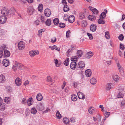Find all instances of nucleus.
I'll return each instance as SVG.
<instances>
[{
	"label": "nucleus",
	"mask_w": 125,
	"mask_h": 125,
	"mask_svg": "<svg viewBox=\"0 0 125 125\" xmlns=\"http://www.w3.org/2000/svg\"><path fill=\"white\" fill-rule=\"evenodd\" d=\"M36 98L37 100L39 101H41L43 98L42 96L40 93H39L37 95Z\"/></svg>",
	"instance_id": "f3484780"
},
{
	"label": "nucleus",
	"mask_w": 125,
	"mask_h": 125,
	"mask_svg": "<svg viewBox=\"0 0 125 125\" xmlns=\"http://www.w3.org/2000/svg\"><path fill=\"white\" fill-rule=\"evenodd\" d=\"M103 19L100 18L98 20L97 22L99 24H104L105 22V21Z\"/></svg>",
	"instance_id": "dca6fc26"
},
{
	"label": "nucleus",
	"mask_w": 125,
	"mask_h": 125,
	"mask_svg": "<svg viewBox=\"0 0 125 125\" xmlns=\"http://www.w3.org/2000/svg\"><path fill=\"white\" fill-rule=\"evenodd\" d=\"M112 84L111 83H108L105 86V89L107 90H109L113 88Z\"/></svg>",
	"instance_id": "423d86ee"
},
{
	"label": "nucleus",
	"mask_w": 125,
	"mask_h": 125,
	"mask_svg": "<svg viewBox=\"0 0 125 125\" xmlns=\"http://www.w3.org/2000/svg\"><path fill=\"white\" fill-rule=\"evenodd\" d=\"M29 54L32 57L34 56L35 55V52H34V51H30L29 52Z\"/></svg>",
	"instance_id": "a19ab883"
},
{
	"label": "nucleus",
	"mask_w": 125,
	"mask_h": 125,
	"mask_svg": "<svg viewBox=\"0 0 125 125\" xmlns=\"http://www.w3.org/2000/svg\"><path fill=\"white\" fill-rule=\"evenodd\" d=\"M105 36L107 39H109L110 38L109 32L108 31H106L105 32Z\"/></svg>",
	"instance_id": "c9c22d12"
},
{
	"label": "nucleus",
	"mask_w": 125,
	"mask_h": 125,
	"mask_svg": "<svg viewBox=\"0 0 125 125\" xmlns=\"http://www.w3.org/2000/svg\"><path fill=\"white\" fill-rule=\"evenodd\" d=\"M49 48H50L52 50L54 49L56 47V46L54 45L53 46H51L49 47Z\"/></svg>",
	"instance_id": "69168bd1"
},
{
	"label": "nucleus",
	"mask_w": 125,
	"mask_h": 125,
	"mask_svg": "<svg viewBox=\"0 0 125 125\" xmlns=\"http://www.w3.org/2000/svg\"><path fill=\"white\" fill-rule=\"evenodd\" d=\"M97 29V26L96 25L92 23L90 26V30L93 32L96 31Z\"/></svg>",
	"instance_id": "39448f33"
},
{
	"label": "nucleus",
	"mask_w": 125,
	"mask_h": 125,
	"mask_svg": "<svg viewBox=\"0 0 125 125\" xmlns=\"http://www.w3.org/2000/svg\"><path fill=\"white\" fill-rule=\"evenodd\" d=\"M10 98L9 97H6L5 98L4 100L6 102H7V103H8L10 102V100L9 99Z\"/></svg>",
	"instance_id": "09e8293b"
},
{
	"label": "nucleus",
	"mask_w": 125,
	"mask_h": 125,
	"mask_svg": "<svg viewBox=\"0 0 125 125\" xmlns=\"http://www.w3.org/2000/svg\"><path fill=\"white\" fill-rule=\"evenodd\" d=\"M50 109H49L48 108H47L46 109V110L43 112V113L44 114L45 113H48V112H50Z\"/></svg>",
	"instance_id": "4d7b16f0"
},
{
	"label": "nucleus",
	"mask_w": 125,
	"mask_h": 125,
	"mask_svg": "<svg viewBox=\"0 0 125 125\" xmlns=\"http://www.w3.org/2000/svg\"><path fill=\"white\" fill-rule=\"evenodd\" d=\"M64 123L66 124H68L69 122V119L66 118H64L63 120Z\"/></svg>",
	"instance_id": "7c9ffc66"
},
{
	"label": "nucleus",
	"mask_w": 125,
	"mask_h": 125,
	"mask_svg": "<svg viewBox=\"0 0 125 125\" xmlns=\"http://www.w3.org/2000/svg\"><path fill=\"white\" fill-rule=\"evenodd\" d=\"M89 20L91 21H94L96 19V17L92 15H90L88 17Z\"/></svg>",
	"instance_id": "412c9836"
},
{
	"label": "nucleus",
	"mask_w": 125,
	"mask_h": 125,
	"mask_svg": "<svg viewBox=\"0 0 125 125\" xmlns=\"http://www.w3.org/2000/svg\"><path fill=\"white\" fill-rule=\"evenodd\" d=\"M82 26L83 27H86L87 25V22L86 21H83L82 23Z\"/></svg>",
	"instance_id": "37998d69"
},
{
	"label": "nucleus",
	"mask_w": 125,
	"mask_h": 125,
	"mask_svg": "<svg viewBox=\"0 0 125 125\" xmlns=\"http://www.w3.org/2000/svg\"><path fill=\"white\" fill-rule=\"evenodd\" d=\"M27 100L25 98H23L22 100V104H25L27 102Z\"/></svg>",
	"instance_id": "680f3d73"
},
{
	"label": "nucleus",
	"mask_w": 125,
	"mask_h": 125,
	"mask_svg": "<svg viewBox=\"0 0 125 125\" xmlns=\"http://www.w3.org/2000/svg\"><path fill=\"white\" fill-rule=\"evenodd\" d=\"M117 96L118 98H120L123 97V95L121 93L119 92Z\"/></svg>",
	"instance_id": "3c124183"
},
{
	"label": "nucleus",
	"mask_w": 125,
	"mask_h": 125,
	"mask_svg": "<svg viewBox=\"0 0 125 125\" xmlns=\"http://www.w3.org/2000/svg\"><path fill=\"white\" fill-rule=\"evenodd\" d=\"M53 22L54 25L58 24L59 23V21L58 18H56L53 20Z\"/></svg>",
	"instance_id": "2f4dec72"
},
{
	"label": "nucleus",
	"mask_w": 125,
	"mask_h": 125,
	"mask_svg": "<svg viewBox=\"0 0 125 125\" xmlns=\"http://www.w3.org/2000/svg\"><path fill=\"white\" fill-rule=\"evenodd\" d=\"M43 7V6L42 4H39L38 8V10L40 11H42V10Z\"/></svg>",
	"instance_id": "49530a36"
},
{
	"label": "nucleus",
	"mask_w": 125,
	"mask_h": 125,
	"mask_svg": "<svg viewBox=\"0 0 125 125\" xmlns=\"http://www.w3.org/2000/svg\"><path fill=\"white\" fill-rule=\"evenodd\" d=\"M77 96L76 95L73 94L72 95L71 99L72 101H76L77 100Z\"/></svg>",
	"instance_id": "393cba45"
},
{
	"label": "nucleus",
	"mask_w": 125,
	"mask_h": 125,
	"mask_svg": "<svg viewBox=\"0 0 125 125\" xmlns=\"http://www.w3.org/2000/svg\"><path fill=\"white\" fill-rule=\"evenodd\" d=\"M70 33V30H68L67 31L66 33V37L67 38L69 37V35Z\"/></svg>",
	"instance_id": "338daca9"
},
{
	"label": "nucleus",
	"mask_w": 125,
	"mask_h": 125,
	"mask_svg": "<svg viewBox=\"0 0 125 125\" xmlns=\"http://www.w3.org/2000/svg\"><path fill=\"white\" fill-rule=\"evenodd\" d=\"M78 65L79 68L82 69H83L84 68L85 64L83 61H80L78 63Z\"/></svg>",
	"instance_id": "f8f14e48"
},
{
	"label": "nucleus",
	"mask_w": 125,
	"mask_h": 125,
	"mask_svg": "<svg viewBox=\"0 0 125 125\" xmlns=\"http://www.w3.org/2000/svg\"><path fill=\"white\" fill-rule=\"evenodd\" d=\"M5 108V105L3 104L0 105V109L1 111H4Z\"/></svg>",
	"instance_id": "4c0bfd02"
},
{
	"label": "nucleus",
	"mask_w": 125,
	"mask_h": 125,
	"mask_svg": "<svg viewBox=\"0 0 125 125\" xmlns=\"http://www.w3.org/2000/svg\"><path fill=\"white\" fill-rule=\"evenodd\" d=\"M7 48L6 46L4 44L2 45L0 47L1 49L3 50H5Z\"/></svg>",
	"instance_id": "5fc2aeb1"
},
{
	"label": "nucleus",
	"mask_w": 125,
	"mask_h": 125,
	"mask_svg": "<svg viewBox=\"0 0 125 125\" xmlns=\"http://www.w3.org/2000/svg\"><path fill=\"white\" fill-rule=\"evenodd\" d=\"M107 12V10L106 9H105L104 10V12H102L101 14L100 15V18H101L104 19L106 17V13Z\"/></svg>",
	"instance_id": "9d476101"
},
{
	"label": "nucleus",
	"mask_w": 125,
	"mask_h": 125,
	"mask_svg": "<svg viewBox=\"0 0 125 125\" xmlns=\"http://www.w3.org/2000/svg\"><path fill=\"white\" fill-rule=\"evenodd\" d=\"M10 53L8 50H5L4 51V57H8L10 56Z\"/></svg>",
	"instance_id": "ddd939ff"
},
{
	"label": "nucleus",
	"mask_w": 125,
	"mask_h": 125,
	"mask_svg": "<svg viewBox=\"0 0 125 125\" xmlns=\"http://www.w3.org/2000/svg\"><path fill=\"white\" fill-rule=\"evenodd\" d=\"M121 105L123 106L125 105V100L123 101L121 103Z\"/></svg>",
	"instance_id": "774afa93"
},
{
	"label": "nucleus",
	"mask_w": 125,
	"mask_h": 125,
	"mask_svg": "<svg viewBox=\"0 0 125 125\" xmlns=\"http://www.w3.org/2000/svg\"><path fill=\"white\" fill-rule=\"evenodd\" d=\"M119 70L121 74L123 75L124 74V71L122 67L119 69Z\"/></svg>",
	"instance_id": "8fccbe9b"
},
{
	"label": "nucleus",
	"mask_w": 125,
	"mask_h": 125,
	"mask_svg": "<svg viewBox=\"0 0 125 125\" xmlns=\"http://www.w3.org/2000/svg\"><path fill=\"white\" fill-rule=\"evenodd\" d=\"M93 13L95 15H97L99 13L98 10L96 8H94L92 11Z\"/></svg>",
	"instance_id": "e433bc0d"
},
{
	"label": "nucleus",
	"mask_w": 125,
	"mask_h": 125,
	"mask_svg": "<svg viewBox=\"0 0 125 125\" xmlns=\"http://www.w3.org/2000/svg\"><path fill=\"white\" fill-rule=\"evenodd\" d=\"M119 40L121 41L123 40L124 38V36L122 34H120L118 37Z\"/></svg>",
	"instance_id": "a18cd8bd"
},
{
	"label": "nucleus",
	"mask_w": 125,
	"mask_h": 125,
	"mask_svg": "<svg viewBox=\"0 0 125 125\" xmlns=\"http://www.w3.org/2000/svg\"><path fill=\"white\" fill-rule=\"evenodd\" d=\"M44 13L46 16L48 17L50 16L51 14L50 10L48 9H45L44 11Z\"/></svg>",
	"instance_id": "6e6552de"
},
{
	"label": "nucleus",
	"mask_w": 125,
	"mask_h": 125,
	"mask_svg": "<svg viewBox=\"0 0 125 125\" xmlns=\"http://www.w3.org/2000/svg\"><path fill=\"white\" fill-rule=\"evenodd\" d=\"M77 65L76 63L75 62H72L71 63L70 66L71 68L73 70H75Z\"/></svg>",
	"instance_id": "20e7f679"
},
{
	"label": "nucleus",
	"mask_w": 125,
	"mask_h": 125,
	"mask_svg": "<svg viewBox=\"0 0 125 125\" xmlns=\"http://www.w3.org/2000/svg\"><path fill=\"white\" fill-rule=\"evenodd\" d=\"M18 46L19 50H23L25 47V44L23 42V41H20L18 43Z\"/></svg>",
	"instance_id": "f03ea898"
},
{
	"label": "nucleus",
	"mask_w": 125,
	"mask_h": 125,
	"mask_svg": "<svg viewBox=\"0 0 125 125\" xmlns=\"http://www.w3.org/2000/svg\"><path fill=\"white\" fill-rule=\"evenodd\" d=\"M31 114H35L37 112V110L35 107H33L31 110Z\"/></svg>",
	"instance_id": "b1692460"
},
{
	"label": "nucleus",
	"mask_w": 125,
	"mask_h": 125,
	"mask_svg": "<svg viewBox=\"0 0 125 125\" xmlns=\"http://www.w3.org/2000/svg\"><path fill=\"white\" fill-rule=\"evenodd\" d=\"M75 47L73 45L71 47V49H69L68 51L67 52H70L71 51V50H74L75 49Z\"/></svg>",
	"instance_id": "864d4df0"
},
{
	"label": "nucleus",
	"mask_w": 125,
	"mask_h": 125,
	"mask_svg": "<svg viewBox=\"0 0 125 125\" xmlns=\"http://www.w3.org/2000/svg\"><path fill=\"white\" fill-rule=\"evenodd\" d=\"M90 83L93 85L95 84L96 82V81L95 78H92L90 80Z\"/></svg>",
	"instance_id": "bb28decb"
},
{
	"label": "nucleus",
	"mask_w": 125,
	"mask_h": 125,
	"mask_svg": "<svg viewBox=\"0 0 125 125\" xmlns=\"http://www.w3.org/2000/svg\"><path fill=\"white\" fill-rule=\"evenodd\" d=\"M87 35L88 36L89 39L90 40H92L93 39V37L92 36V34L89 33H87Z\"/></svg>",
	"instance_id": "603ef678"
},
{
	"label": "nucleus",
	"mask_w": 125,
	"mask_h": 125,
	"mask_svg": "<svg viewBox=\"0 0 125 125\" xmlns=\"http://www.w3.org/2000/svg\"><path fill=\"white\" fill-rule=\"evenodd\" d=\"M2 63L3 65L5 67L8 66L10 64L9 61L7 59H4Z\"/></svg>",
	"instance_id": "0eeeda50"
},
{
	"label": "nucleus",
	"mask_w": 125,
	"mask_h": 125,
	"mask_svg": "<svg viewBox=\"0 0 125 125\" xmlns=\"http://www.w3.org/2000/svg\"><path fill=\"white\" fill-rule=\"evenodd\" d=\"M113 78L115 82H117L119 79V77L116 75H114L113 76Z\"/></svg>",
	"instance_id": "c85d7f7f"
},
{
	"label": "nucleus",
	"mask_w": 125,
	"mask_h": 125,
	"mask_svg": "<svg viewBox=\"0 0 125 125\" xmlns=\"http://www.w3.org/2000/svg\"><path fill=\"white\" fill-rule=\"evenodd\" d=\"M57 118L58 119H60L62 117L61 115L60 114L59 111H57L56 114Z\"/></svg>",
	"instance_id": "cd10ccee"
},
{
	"label": "nucleus",
	"mask_w": 125,
	"mask_h": 125,
	"mask_svg": "<svg viewBox=\"0 0 125 125\" xmlns=\"http://www.w3.org/2000/svg\"><path fill=\"white\" fill-rule=\"evenodd\" d=\"M45 31V29H44L40 30L38 31V35L42 34V32H44Z\"/></svg>",
	"instance_id": "de8ad7c7"
},
{
	"label": "nucleus",
	"mask_w": 125,
	"mask_h": 125,
	"mask_svg": "<svg viewBox=\"0 0 125 125\" xmlns=\"http://www.w3.org/2000/svg\"><path fill=\"white\" fill-rule=\"evenodd\" d=\"M120 49L122 50H124L125 49V47L121 43L120 44Z\"/></svg>",
	"instance_id": "6e6d98bb"
},
{
	"label": "nucleus",
	"mask_w": 125,
	"mask_h": 125,
	"mask_svg": "<svg viewBox=\"0 0 125 125\" xmlns=\"http://www.w3.org/2000/svg\"><path fill=\"white\" fill-rule=\"evenodd\" d=\"M69 59L67 58L66 60L63 63L64 65L66 66H67L69 64Z\"/></svg>",
	"instance_id": "f704fd0d"
},
{
	"label": "nucleus",
	"mask_w": 125,
	"mask_h": 125,
	"mask_svg": "<svg viewBox=\"0 0 125 125\" xmlns=\"http://www.w3.org/2000/svg\"><path fill=\"white\" fill-rule=\"evenodd\" d=\"M77 95L79 99H83L84 98V95L81 92H78L77 93Z\"/></svg>",
	"instance_id": "1a4fd4ad"
},
{
	"label": "nucleus",
	"mask_w": 125,
	"mask_h": 125,
	"mask_svg": "<svg viewBox=\"0 0 125 125\" xmlns=\"http://www.w3.org/2000/svg\"><path fill=\"white\" fill-rule=\"evenodd\" d=\"M78 57L77 55L74 56L73 57H72L71 58V61H74V62L77 61V59H78Z\"/></svg>",
	"instance_id": "ea45409f"
},
{
	"label": "nucleus",
	"mask_w": 125,
	"mask_h": 125,
	"mask_svg": "<svg viewBox=\"0 0 125 125\" xmlns=\"http://www.w3.org/2000/svg\"><path fill=\"white\" fill-rule=\"evenodd\" d=\"M5 80L4 75L2 74L0 75V83L4 82Z\"/></svg>",
	"instance_id": "aec40b11"
},
{
	"label": "nucleus",
	"mask_w": 125,
	"mask_h": 125,
	"mask_svg": "<svg viewBox=\"0 0 125 125\" xmlns=\"http://www.w3.org/2000/svg\"><path fill=\"white\" fill-rule=\"evenodd\" d=\"M85 17L84 14L83 12H81L79 14V18L81 20L84 19Z\"/></svg>",
	"instance_id": "a211bd4d"
},
{
	"label": "nucleus",
	"mask_w": 125,
	"mask_h": 125,
	"mask_svg": "<svg viewBox=\"0 0 125 125\" xmlns=\"http://www.w3.org/2000/svg\"><path fill=\"white\" fill-rule=\"evenodd\" d=\"M15 64L16 65L17 67L20 69L23 70L24 68V66H23L22 64L20 63H17V62H16L15 63Z\"/></svg>",
	"instance_id": "4be33fe9"
},
{
	"label": "nucleus",
	"mask_w": 125,
	"mask_h": 125,
	"mask_svg": "<svg viewBox=\"0 0 125 125\" xmlns=\"http://www.w3.org/2000/svg\"><path fill=\"white\" fill-rule=\"evenodd\" d=\"M88 58H90L93 55V52H89L87 53L86 54Z\"/></svg>",
	"instance_id": "c756f323"
},
{
	"label": "nucleus",
	"mask_w": 125,
	"mask_h": 125,
	"mask_svg": "<svg viewBox=\"0 0 125 125\" xmlns=\"http://www.w3.org/2000/svg\"><path fill=\"white\" fill-rule=\"evenodd\" d=\"M65 25V24L63 23H60L59 24V27L62 28H64Z\"/></svg>",
	"instance_id": "c03bdc74"
},
{
	"label": "nucleus",
	"mask_w": 125,
	"mask_h": 125,
	"mask_svg": "<svg viewBox=\"0 0 125 125\" xmlns=\"http://www.w3.org/2000/svg\"><path fill=\"white\" fill-rule=\"evenodd\" d=\"M15 83L17 85L19 86L21 84V82L20 78H17L15 80Z\"/></svg>",
	"instance_id": "4468645a"
},
{
	"label": "nucleus",
	"mask_w": 125,
	"mask_h": 125,
	"mask_svg": "<svg viewBox=\"0 0 125 125\" xmlns=\"http://www.w3.org/2000/svg\"><path fill=\"white\" fill-rule=\"evenodd\" d=\"M3 55V51L2 50H0V58H1Z\"/></svg>",
	"instance_id": "0e129e2a"
},
{
	"label": "nucleus",
	"mask_w": 125,
	"mask_h": 125,
	"mask_svg": "<svg viewBox=\"0 0 125 125\" xmlns=\"http://www.w3.org/2000/svg\"><path fill=\"white\" fill-rule=\"evenodd\" d=\"M45 24L46 25L49 26L51 24V21L50 19H48L45 22Z\"/></svg>",
	"instance_id": "72a5a7b5"
},
{
	"label": "nucleus",
	"mask_w": 125,
	"mask_h": 125,
	"mask_svg": "<svg viewBox=\"0 0 125 125\" xmlns=\"http://www.w3.org/2000/svg\"><path fill=\"white\" fill-rule=\"evenodd\" d=\"M110 112H105L104 115L105 116H107V117H108L110 115Z\"/></svg>",
	"instance_id": "bf43d9fd"
},
{
	"label": "nucleus",
	"mask_w": 125,
	"mask_h": 125,
	"mask_svg": "<svg viewBox=\"0 0 125 125\" xmlns=\"http://www.w3.org/2000/svg\"><path fill=\"white\" fill-rule=\"evenodd\" d=\"M47 81L48 82H52V79L51 78L50 76H47Z\"/></svg>",
	"instance_id": "13d9d810"
},
{
	"label": "nucleus",
	"mask_w": 125,
	"mask_h": 125,
	"mask_svg": "<svg viewBox=\"0 0 125 125\" xmlns=\"http://www.w3.org/2000/svg\"><path fill=\"white\" fill-rule=\"evenodd\" d=\"M37 107V109L39 111H42L44 109V106L42 104H39Z\"/></svg>",
	"instance_id": "6ab92c4d"
},
{
	"label": "nucleus",
	"mask_w": 125,
	"mask_h": 125,
	"mask_svg": "<svg viewBox=\"0 0 125 125\" xmlns=\"http://www.w3.org/2000/svg\"><path fill=\"white\" fill-rule=\"evenodd\" d=\"M75 17L73 15H71L68 19V20L70 23H73L74 21Z\"/></svg>",
	"instance_id": "9b49d317"
},
{
	"label": "nucleus",
	"mask_w": 125,
	"mask_h": 125,
	"mask_svg": "<svg viewBox=\"0 0 125 125\" xmlns=\"http://www.w3.org/2000/svg\"><path fill=\"white\" fill-rule=\"evenodd\" d=\"M7 18V16L4 15L1 16L0 17V23H4L6 21Z\"/></svg>",
	"instance_id": "7ed1b4c3"
},
{
	"label": "nucleus",
	"mask_w": 125,
	"mask_h": 125,
	"mask_svg": "<svg viewBox=\"0 0 125 125\" xmlns=\"http://www.w3.org/2000/svg\"><path fill=\"white\" fill-rule=\"evenodd\" d=\"M32 99V97H30L27 100V103L28 106H31L32 104V103H31V100Z\"/></svg>",
	"instance_id": "5701e85b"
},
{
	"label": "nucleus",
	"mask_w": 125,
	"mask_h": 125,
	"mask_svg": "<svg viewBox=\"0 0 125 125\" xmlns=\"http://www.w3.org/2000/svg\"><path fill=\"white\" fill-rule=\"evenodd\" d=\"M54 61L56 64V65L57 67H59L60 66V64H58V60L56 59H54Z\"/></svg>",
	"instance_id": "79ce46f5"
},
{
	"label": "nucleus",
	"mask_w": 125,
	"mask_h": 125,
	"mask_svg": "<svg viewBox=\"0 0 125 125\" xmlns=\"http://www.w3.org/2000/svg\"><path fill=\"white\" fill-rule=\"evenodd\" d=\"M85 75L87 77H89L92 74V72L90 69H88L85 71Z\"/></svg>",
	"instance_id": "2eb2a0df"
},
{
	"label": "nucleus",
	"mask_w": 125,
	"mask_h": 125,
	"mask_svg": "<svg viewBox=\"0 0 125 125\" xmlns=\"http://www.w3.org/2000/svg\"><path fill=\"white\" fill-rule=\"evenodd\" d=\"M83 52L81 50H78L77 51V55L79 58L81 57L82 55Z\"/></svg>",
	"instance_id": "473e14b6"
},
{
	"label": "nucleus",
	"mask_w": 125,
	"mask_h": 125,
	"mask_svg": "<svg viewBox=\"0 0 125 125\" xmlns=\"http://www.w3.org/2000/svg\"><path fill=\"white\" fill-rule=\"evenodd\" d=\"M94 110L93 108L91 107L89 108L88 109V111L89 113L90 114H93L94 112Z\"/></svg>",
	"instance_id": "58836bf2"
},
{
	"label": "nucleus",
	"mask_w": 125,
	"mask_h": 125,
	"mask_svg": "<svg viewBox=\"0 0 125 125\" xmlns=\"http://www.w3.org/2000/svg\"><path fill=\"white\" fill-rule=\"evenodd\" d=\"M40 22V21L39 20H37L35 21L34 22V24L36 25H38Z\"/></svg>",
	"instance_id": "e2e57ef3"
},
{
	"label": "nucleus",
	"mask_w": 125,
	"mask_h": 125,
	"mask_svg": "<svg viewBox=\"0 0 125 125\" xmlns=\"http://www.w3.org/2000/svg\"><path fill=\"white\" fill-rule=\"evenodd\" d=\"M15 12V10L13 8L9 10L7 7H5L2 8L1 13L8 18L10 17L11 15H14Z\"/></svg>",
	"instance_id": "f257e3e1"
},
{
	"label": "nucleus",
	"mask_w": 125,
	"mask_h": 125,
	"mask_svg": "<svg viewBox=\"0 0 125 125\" xmlns=\"http://www.w3.org/2000/svg\"><path fill=\"white\" fill-rule=\"evenodd\" d=\"M63 10L64 12L68 11L69 10V7L66 4L64 6Z\"/></svg>",
	"instance_id": "a878e982"
},
{
	"label": "nucleus",
	"mask_w": 125,
	"mask_h": 125,
	"mask_svg": "<svg viewBox=\"0 0 125 125\" xmlns=\"http://www.w3.org/2000/svg\"><path fill=\"white\" fill-rule=\"evenodd\" d=\"M51 40L52 42L54 43L56 41V38L55 37H54L51 39Z\"/></svg>",
	"instance_id": "052dcab7"
}]
</instances>
